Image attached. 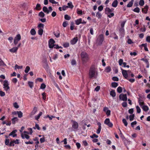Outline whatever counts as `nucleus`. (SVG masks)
I'll return each instance as SVG.
<instances>
[{"label": "nucleus", "instance_id": "f257e3e1", "mask_svg": "<svg viewBox=\"0 0 150 150\" xmlns=\"http://www.w3.org/2000/svg\"><path fill=\"white\" fill-rule=\"evenodd\" d=\"M98 71L94 66H91L88 72L89 78L91 79L93 78L96 79L97 76Z\"/></svg>", "mask_w": 150, "mask_h": 150}, {"label": "nucleus", "instance_id": "f03ea898", "mask_svg": "<svg viewBox=\"0 0 150 150\" xmlns=\"http://www.w3.org/2000/svg\"><path fill=\"white\" fill-rule=\"evenodd\" d=\"M81 57L82 61L84 62H86L88 60V55L85 52H82L81 53Z\"/></svg>", "mask_w": 150, "mask_h": 150}, {"label": "nucleus", "instance_id": "7ed1b4c3", "mask_svg": "<svg viewBox=\"0 0 150 150\" xmlns=\"http://www.w3.org/2000/svg\"><path fill=\"white\" fill-rule=\"evenodd\" d=\"M71 122L72 123V128L73 130L74 131H76L79 128L78 123L76 121L73 120H71Z\"/></svg>", "mask_w": 150, "mask_h": 150}, {"label": "nucleus", "instance_id": "20e7f679", "mask_svg": "<svg viewBox=\"0 0 150 150\" xmlns=\"http://www.w3.org/2000/svg\"><path fill=\"white\" fill-rule=\"evenodd\" d=\"M104 36L103 34L100 35L98 37L97 40V42L99 45H101L104 40Z\"/></svg>", "mask_w": 150, "mask_h": 150}, {"label": "nucleus", "instance_id": "39448f33", "mask_svg": "<svg viewBox=\"0 0 150 150\" xmlns=\"http://www.w3.org/2000/svg\"><path fill=\"white\" fill-rule=\"evenodd\" d=\"M121 69L122 71V73L123 76L126 79H127L128 78V74L127 72V71L124 69H123L122 68H121ZM128 71L131 72L130 70H128Z\"/></svg>", "mask_w": 150, "mask_h": 150}, {"label": "nucleus", "instance_id": "423d86ee", "mask_svg": "<svg viewBox=\"0 0 150 150\" xmlns=\"http://www.w3.org/2000/svg\"><path fill=\"white\" fill-rule=\"evenodd\" d=\"M8 81L7 80H5L4 82L3 86L4 90L7 91L10 90V87L8 86Z\"/></svg>", "mask_w": 150, "mask_h": 150}, {"label": "nucleus", "instance_id": "0eeeda50", "mask_svg": "<svg viewBox=\"0 0 150 150\" xmlns=\"http://www.w3.org/2000/svg\"><path fill=\"white\" fill-rule=\"evenodd\" d=\"M55 42V41L53 39L51 38L50 39L48 44L50 48H52L53 47Z\"/></svg>", "mask_w": 150, "mask_h": 150}, {"label": "nucleus", "instance_id": "6e6552de", "mask_svg": "<svg viewBox=\"0 0 150 150\" xmlns=\"http://www.w3.org/2000/svg\"><path fill=\"white\" fill-rule=\"evenodd\" d=\"M119 98L121 100L125 101L127 100V97L126 94H121L119 96Z\"/></svg>", "mask_w": 150, "mask_h": 150}, {"label": "nucleus", "instance_id": "1a4fd4ad", "mask_svg": "<svg viewBox=\"0 0 150 150\" xmlns=\"http://www.w3.org/2000/svg\"><path fill=\"white\" fill-rule=\"evenodd\" d=\"M18 131L17 129H15L11 132L8 135V137L12 136L13 137H16L17 136V134L16 133Z\"/></svg>", "mask_w": 150, "mask_h": 150}, {"label": "nucleus", "instance_id": "9d476101", "mask_svg": "<svg viewBox=\"0 0 150 150\" xmlns=\"http://www.w3.org/2000/svg\"><path fill=\"white\" fill-rule=\"evenodd\" d=\"M119 130L120 131V135L122 139V141L124 142L125 144L126 142H127V139L125 138V137L124 135L122 133L121 131L120 130V129L119 128Z\"/></svg>", "mask_w": 150, "mask_h": 150}, {"label": "nucleus", "instance_id": "9b49d317", "mask_svg": "<svg viewBox=\"0 0 150 150\" xmlns=\"http://www.w3.org/2000/svg\"><path fill=\"white\" fill-rule=\"evenodd\" d=\"M123 60L122 59H120L119 61V65L121 66L122 64L123 65V67H126L127 63L125 62H123Z\"/></svg>", "mask_w": 150, "mask_h": 150}, {"label": "nucleus", "instance_id": "f8f14e48", "mask_svg": "<svg viewBox=\"0 0 150 150\" xmlns=\"http://www.w3.org/2000/svg\"><path fill=\"white\" fill-rule=\"evenodd\" d=\"M78 40V38L77 37L74 38L70 41L71 44L72 45L75 44Z\"/></svg>", "mask_w": 150, "mask_h": 150}, {"label": "nucleus", "instance_id": "ddd939ff", "mask_svg": "<svg viewBox=\"0 0 150 150\" xmlns=\"http://www.w3.org/2000/svg\"><path fill=\"white\" fill-rule=\"evenodd\" d=\"M97 125L98 126V128L96 131V133L98 134H100V133L101 129V124L100 122H98L97 123Z\"/></svg>", "mask_w": 150, "mask_h": 150}, {"label": "nucleus", "instance_id": "4468645a", "mask_svg": "<svg viewBox=\"0 0 150 150\" xmlns=\"http://www.w3.org/2000/svg\"><path fill=\"white\" fill-rule=\"evenodd\" d=\"M149 8V6L148 5H146L145 6L144 8L142 9V11L143 13L146 14L147 13Z\"/></svg>", "mask_w": 150, "mask_h": 150}, {"label": "nucleus", "instance_id": "2eb2a0df", "mask_svg": "<svg viewBox=\"0 0 150 150\" xmlns=\"http://www.w3.org/2000/svg\"><path fill=\"white\" fill-rule=\"evenodd\" d=\"M21 137L22 139H24L25 138L27 139H29L30 137V136L26 134H23V133L21 134Z\"/></svg>", "mask_w": 150, "mask_h": 150}, {"label": "nucleus", "instance_id": "dca6fc26", "mask_svg": "<svg viewBox=\"0 0 150 150\" xmlns=\"http://www.w3.org/2000/svg\"><path fill=\"white\" fill-rule=\"evenodd\" d=\"M18 50V47H15L9 50V51L11 52L14 53L17 52Z\"/></svg>", "mask_w": 150, "mask_h": 150}, {"label": "nucleus", "instance_id": "f3484780", "mask_svg": "<svg viewBox=\"0 0 150 150\" xmlns=\"http://www.w3.org/2000/svg\"><path fill=\"white\" fill-rule=\"evenodd\" d=\"M37 111V108L36 107H34L32 111L30 113L31 115H33L36 113Z\"/></svg>", "mask_w": 150, "mask_h": 150}, {"label": "nucleus", "instance_id": "a211bd4d", "mask_svg": "<svg viewBox=\"0 0 150 150\" xmlns=\"http://www.w3.org/2000/svg\"><path fill=\"white\" fill-rule=\"evenodd\" d=\"M105 13L108 15L109 13L111 12V10L108 7H106L105 9Z\"/></svg>", "mask_w": 150, "mask_h": 150}, {"label": "nucleus", "instance_id": "6ab92c4d", "mask_svg": "<svg viewBox=\"0 0 150 150\" xmlns=\"http://www.w3.org/2000/svg\"><path fill=\"white\" fill-rule=\"evenodd\" d=\"M118 3V2L117 0H115L112 3V6L113 7H116L117 6Z\"/></svg>", "mask_w": 150, "mask_h": 150}, {"label": "nucleus", "instance_id": "aec40b11", "mask_svg": "<svg viewBox=\"0 0 150 150\" xmlns=\"http://www.w3.org/2000/svg\"><path fill=\"white\" fill-rule=\"evenodd\" d=\"M82 19L81 18H80L77 19L75 21V23L76 25H78L80 24L81 23H82Z\"/></svg>", "mask_w": 150, "mask_h": 150}, {"label": "nucleus", "instance_id": "412c9836", "mask_svg": "<svg viewBox=\"0 0 150 150\" xmlns=\"http://www.w3.org/2000/svg\"><path fill=\"white\" fill-rule=\"evenodd\" d=\"M110 94L113 97H115L116 94L115 90H111L110 92Z\"/></svg>", "mask_w": 150, "mask_h": 150}, {"label": "nucleus", "instance_id": "4be33fe9", "mask_svg": "<svg viewBox=\"0 0 150 150\" xmlns=\"http://www.w3.org/2000/svg\"><path fill=\"white\" fill-rule=\"evenodd\" d=\"M54 34L55 37L57 38H58L60 36V32L59 30H57L56 32H54Z\"/></svg>", "mask_w": 150, "mask_h": 150}, {"label": "nucleus", "instance_id": "5701e85b", "mask_svg": "<svg viewBox=\"0 0 150 150\" xmlns=\"http://www.w3.org/2000/svg\"><path fill=\"white\" fill-rule=\"evenodd\" d=\"M42 10L45 13H46L47 14H48L49 13L48 10V9L47 8L46 6H44L43 7Z\"/></svg>", "mask_w": 150, "mask_h": 150}, {"label": "nucleus", "instance_id": "b1692460", "mask_svg": "<svg viewBox=\"0 0 150 150\" xmlns=\"http://www.w3.org/2000/svg\"><path fill=\"white\" fill-rule=\"evenodd\" d=\"M111 70V68L110 66H108L105 68V71L107 73L110 72Z\"/></svg>", "mask_w": 150, "mask_h": 150}, {"label": "nucleus", "instance_id": "393cba45", "mask_svg": "<svg viewBox=\"0 0 150 150\" xmlns=\"http://www.w3.org/2000/svg\"><path fill=\"white\" fill-rule=\"evenodd\" d=\"M143 110L145 112L147 111L149 109V108L147 105H144L142 107V108Z\"/></svg>", "mask_w": 150, "mask_h": 150}, {"label": "nucleus", "instance_id": "a878e982", "mask_svg": "<svg viewBox=\"0 0 150 150\" xmlns=\"http://www.w3.org/2000/svg\"><path fill=\"white\" fill-rule=\"evenodd\" d=\"M142 46L144 48V50L146 51H148V49L147 47V45L146 44H143Z\"/></svg>", "mask_w": 150, "mask_h": 150}, {"label": "nucleus", "instance_id": "bb28decb", "mask_svg": "<svg viewBox=\"0 0 150 150\" xmlns=\"http://www.w3.org/2000/svg\"><path fill=\"white\" fill-rule=\"evenodd\" d=\"M18 120V119L17 117H14L11 120L12 124H15L16 122Z\"/></svg>", "mask_w": 150, "mask_h": 150}, {"label": "nucleus", "instance_id": "cd10ccee", "mask_svg": "<svg viewBox=\"0 0 150 150\" xmlns=\"http://www.w3.org/2000/svg\"><path fill=\"white\" fill-rule=\"evenodd\" d=\"M42 114V112H40L38 114V115H36L35 116V119L37 120H38V119L40 118V117Z\"/></svg>", "mask_w": 150, "mask_h": 150}, {"label": "nucleus", "instance_id": "c85d7f7f", "mask_svg": "<svg viewBox=\"0 0 150 150\" xmlns=\"http://www.w3.org/2000/svg\"><path fill=\"white\" fill-rule=\"evenodd\" d=\"M43 67L46 71L47 70L49 69V66L47 62L46 61L45 62V64L44 66Z\"/></svg>", "mask_w": 150, "mask_h": 150}, {"label": "nucleus", "instance_id": "c756f323", "mask_svg": "<svg viewBox=\"0 0 150 150\" xmlns=\"http://www.w3.org/2000/svg\"><path fill=\"white\" fill-rule=\"evenodd\" d=\"M118 85V83L116 82H113L111 83L112 86L113 88H116L117 86Z\"/></svg>", "mask_w": 150, "mask_h": 150}, {"label": "nucleus", "instance_id": "7c9ffc66", "mask_svg": "<svg viewBox=\"0 0 150 150\" xmlns=\"http://www.w3.org/2000/svg\"><path fill=\"white\" fill-rule=\"evenodd\" d=\"M6 64L4 63L3 60L0 58V66H2L3 67L6 66Z\"/></svg>", "mask_w": 150, "mask_h": 150}, {"label": "nucleus", "instance_id": "2f4dec72", "mask_svg": "<svg viewBox=\"0 0 150 150\" xmlns=\"http://www.w3.org/2000/svg\"><path fill=\"white\" fill-rule=\"evenodd\" d=\"M30 33L32 35H35L36 33L35 30L34 28H32L31 29L30 31Z\"/></svg>", "mask_w": 150, "mask_h": 150}, {"label": "nucleus", "instance_id": "473e14b6", "mask_svg": "<svg viewBox=\"0 0 150 150\" xmlns=\"http://www.w3.org/2000/svg\"><path fill=\"white\" fill-rule=\"evenodd\" d=\"M43 30L42 28H40L38 30V34L39 35H42Z\"/></svg>", "mask_w": 150, "mask_h": 150}, {"label": "nucleus", "instance_id": "72a5a7b5", "mask_svg": "<svg viewBox=\"0 0 150 150\" xmlns=\"http://www.w3.org/2000/svg\"><path fill=\"white\" fill-rule=\"evenodd\" d=\"M17 113L18 115V117L21 118L23 116V113L21 111H17Z\"/></svg>", "mask_w": 150, "mask_h": 150}, {"label": "nucleus", "instance_id": "f704fd0d", "mask_svg": "<svg viewBox=\"0 0 150 150\" xmlns=\"http://www.w3.org/2000/svg\"><path fill=\"white\" fill-rule=\"evenodd\" d=\"M122 88L121 87L119 86L117 88V91L118 93H121L122 92Z\"/></svg>", "mask_w": 150, "mask_h": 150}, {"label": "nucleus", "instance_id": "c9c22d12", "mask_svg": "<svg viewBox=\"0 0 150 150\" xmlns=\"http://www.w3.org/2000/svg\"><path fill=\"white\" fill-rule=\"evenodd\" d=\"M96 16L98 19H100L101 18L102 16V15L98 11L97 12Z\"/></svg>", "mask_w": 150, "mask_h": 150}, {"label": "nucleus", "instance_id": "e433bc0d", "mask_svg": "<svg viewBox=\"0 0 150 150\" xmlns=\"http://www.w3.org/2000/svg\"><path fill=\"white\" fill-rule=\"evenodd\" d=\"M119 31L120 33L121 34L124 35L125 33V30L124 28H120L119 30Z\"/></svg>", "mask_w": 150, "mask_h": 150}, {"label": "nucleus", "instance_id": "4c0bfd02", "mask_svg": "<svg viewBox=\"0 0 150 150\" xmlns=\"http://www.w3.org/2000/svg\"><path fill=\"white\" fill-rule=\"evenodd\" d=\"M134 116L135 115L134 114H132V115H130L129 116V120L130 121H132L134 119Z\"/></svg>", "mask_w": 150, "mask_h": 150}, {"label": "nucleus", "instance_id": "58836bf2", "mask_svg": "<svg viewBox=\"0 0 150 150\" xmlns=\"http://www.w3.org/2000/svg\"><path fill=\"white\" fill-rule=\"evenodd\" d=\"M40 5L39 4H37L36 5L35 9L37 10H40Z\"/></svg>", "mask_w": 150, "mask_h": 150}, {"label": "nucleus", "instance_id": "ea45409f", "mask_svg": "<svg viewBox=\"0 0 150 150\" xmlns=\"http://www.w3.org/2000/svg\"><path fill=\"white\" fill-rule=\"evenodd\" d=\"M14 39L18 41H19L21 39V36L20 34H18L17 35L15 38Z\"/></svg>", "mask_w": 150, "mask_h": 150}, {"label": "nucleus", "instance_id": "a19ab883", "mask_svg": "<svg viewBox=\"0 0 150 150\" xmlns=\"http://www.w3.org/2000/svg\"><path fill=\"white\" fill-rule=\"evenodd\" d=\"M133 11L134 12L139 13L140 12V9L139 8L137 7L134 8Z\"/></svg>", "mask_w": 150, "mask_h": 150}, {"label": "nucleus", "instance_id": "79ce46f5", "mask_svg": "<svg viewBox=\"0 0 150 150\" xmlns=\"http://www.w3.org/2000/svg\"><path fill=\"white\" fill-rule=\"evenodd\" d=\"M45 14L42 11L40 12L39 13V16L41 18H43L44 17Z\"/></svg>", "mask_w": 150, "mask_h": 150}, {"label": "nucleus", "instance_id": "37998d69", "mask_svg": "<svg viewBox=\"0 0 150 150\" xmlns=\"http://www.w3.org/2000/svg\"><path fill=\"white\" fill-rule=\"evenodd\" d=\"M64 18L65 19L68 20H70L71 18L70 16L67 14L65 15Z\"/></svg>", "mask_w": 150, "mask_h": 150}, {"label": "nucleus", "instance_id": "c03bdc74", "mask_svg": "<svg viewBox=\"0 0 150 150\" xmlns=\"http://www.w3.org/2000/svg\"><path fill=\"white\" fill-rule=\"evenodd\" d=\"M30 69V67L29 66H27L26 67L25 69V71H24L26 73H28Z\"/></svg>", "mask_w": 150, "mask_h": 150}, {"label": "nucleus", "instance_id": "a18cd8bd", "mask_svg": "<svg viewBox=\"0 0 150 150\" xmlns=\"http://www.w3.org/2000/svg\"><path fill=\"white\" fill-rule=\"evenodd\" d=\"M144 0H140L139 4L140 6H142L144 5Z\"/></svg>", "mask_w": 150, "mask_h": 150}, {"label": "nucleus", "instance_id": "49530a36", "mask_svg": "<svg viewBox=\"0 0 150 150\" xmlns=\"http://www.w3.org/2000/svg\"><path fill=\"white\" fill-rule=\"evenodd\" d=\"M67 5L68 6H69V8H72L74 7V6L72 5V4L71 2L68 3H67Z\"/></svg>", "mask_w": 150, "mask_h": 150}, {"label": "nucleus", "instance_id": "de8ad7c7", "mask_svg": "<svg viewBox=\"0 0 150 150\" xmlns=\"http://www.w3.org/2000/svg\"><path fill=\"white\" fill-rule=\"evenodd\" d=\"M122 121L125 126H127V125L128 123L125 119H123L122 120Z\"/></svg>", "mask_w": 150, "mask_h": 150}, {"label": "nucleus", "instance_id": "09e8293b", "mask_svg": "<svg viewBox=\"0 0 150 150\" xmlns=\"http://www.w3.org/2000/svg\"><path fill=\"white\" fill-rule=\"evenodd\" d=\"M42 98L43 100H45L46 98V93L45 92L43 93L42 94Z\"/></svg>", "mask_w": 150, "mask_h": 150}, {"label": "nucleus", "instance_id": "8fccbe9b", "mask_svg": "<svg viewBox=\"0 0 150 150\" xmlns=\"http://www.w3.org/2000/svg\"><path fill=\"white\" fill-rule=\"evenodd\" d=\"M28 84L29 87L30 88H32L33 86V82H32L28 81Z\"/></svg>", "mask_w": 150, "mask_h": 150}, {"label": "nucleus", "instance_id": "3c124183", "mask_svg": "<svg viewBox=\"0 0 150 150\" xmlns=\"http://www.w3.org/2000/svg\"><path fill=\"white\" fill-rule=\"evenodd\" d=\"M10 141L8 139H6L5 141V144L6 145L9 146Z\"/></svg>", "mask_w": 150, "mask_h": 150}, {"label": "nucleus", "instance_id": "603ef678", "mask_svg": "<svg viewBox=\"0 0 150 150\" xmlns=\"http://www.w3.org/2000/svg\"><path fill=\"white\" fill-rule=\"evenodd\" d=\"M110 122V120L109 118H106L104 121V123L107 125Z\"/></svg>", "mask_w": 150, "mask_h": 150}, {"label": "nucleus", "instance_id": "864d4df0", "mask_svg": "<svg viewBox=\"0 0 150 150\" xmlns=\"http://www.w3.org/2000/svg\"><path fill=\"white\" fill-rule=\"evenodd\" d=\"M69 44L68 42H66L63 44V46L65 48H67L69 47Z\"/></svg>", "mask_w": 150, "mask_h": 150}, {"label": "nucleus", "instance_id": "5fc2aeb1", "mask_svg": "<svg viewBox=\"0 0 150 150\" xmlns=\"http://www.w3.org/2000/svg\"><path fill=\"white\" fill-rule=\"evenodd\" d=\"M112 80L114 81H119L118 78L116 76H114L112 78Z\"/></svg>", "mask_w": 150, "mask_h": 150}, {"label": "nucleus", "instance_id": "6e6d98bb", "mask_svg": "<svg viewBox=\"0 0 150 150\" xmlns=\"http://www.w3.org/2000/svg\"><path fill=\"white\" fill-rule=\"evenodd\" d=\"M133 4V3L132 2V1H130L129 3L127 4V6L128 7H131Z\"/></svg>", "mask_w": 150, "mask_h": 150}, {"label": "nucleus", "instance_id": "4d7b16f0", "mask_svg": "<svg viewBox=\"0 0 150 150\" xmlns=\"http://www.w3.org/2000/svg\"><path fill=\"white\" fill-rule=\"evenodd\" d=\"M44 25L43 24L41 23H40L38 25V28H39V29L40 28H43L44 27Z\"/></svg>", "mask_w": 150, "mask_h": 150}, {"label": "nucleus", "instance_id": "13d9d810", "mask_svg": "<svg viewBox=\"0 0 150 150\" xmlns=\"http://www.w3.org/2000/svg\"><path fill=\"white\" fill-rule=\"evenodd\" d=\"M127 79L132 83L134 82L135 81V79H129V78H128Z\"/></svg>", "mask_w": 150, "mask_h": 150}, {"label": "nucleus", "instance_id": "bf43d9fd", "mask_svg": "<svg viewBox=\"0 0 150 150\" xmlns=\"http://www.w3.org/2000/svg\"><path fill=\"white\" fill-rule=\"evenodd\" d=\"M22 68V66H19L17 64H16L15 66V69H21Z\"/></svg>", "mask_w": 150, "mask_h": 150}, {"label": "nucleus", "instance_id": "052dcab7", "mask_svg": "<svg viewBox=\"0 0 150 150\" xmlns=\"http://www.w3.org/2000/svg\"><path fill=\"white\" fill-rule=\"evenodd\" d=\"M46 85L44 83H42L41 84L40 88L42 89H44L46 87Z\"/></svg>", "mask_w": 150, "mask_h": 150}, {"label": "nucleus", "instance_id": "680f3d73", "mask_svg": "<svg viewBox=\"0 0 150 150\" xmlns=\"http://www.w3.org/2000/svg\"><path fill=\"white\" fill-rule=\"evenodd\" d=\"M136 109H137V113H140L141 112V110L140 108H139V107L138 106H136Z\"/></svg>", "mask_w": 150, "mask_h": 150}, {"label": "nucleus", "instance_id": "e2e57ef3", "mask_svg": "<svg viewBox=\"0 0 150 150\" xmlns=\"http://www.w3.org/2000/svg\"><path fill=\"white\" fill-rule=\"evenodd\" d=\"M28 130L29 131V134H32L33 133L32 129L31 128H29L28 129Z\"/></svg>", "mask_w": 150, "mask_h": 150}, {"label": "nucleus", "instance_id": "0e129e2a", "mask_svg": "<svg viewBox=\"0 0 150 150\" xmlns=\"http://www.w3.org/2000/svg\"><path fill=\"white\" fill-rule=\"evenodd\" d=\"M13 143L16 144H18L19 143V140L18 139H16V140H13Z\"/></svg>", "mask_w": 150, "mask_h": 150}, {"label": "nucleus", "instance_id": "69168bd1", "mask_svg": "<svg viewBox=\"0 0 150 150\" xmlns=\"http://www.w3.org/2000/svg\"><path fill=\"white\" fill-rule=\"evenodd\" d=\"M127 42L128 44H131L132 43H133L131 39L130 38H129L128 39Z\"/></svg>", "mask_w": 150, "mask_h": 150}, {"label": "nucleus", "instance_id": "338daca9", "mask_svg": "<svg viewBox=\"0 0 150 150\" xmlns=\"http://www.w3.org/2000/svg\"><path fill=\"white\" fill-rule=\"evenodd\" d=\"M90 137L92 139L93 138H97L98 137V136L96 134H94L92 135Z\"/></svg>", "mask_w": 150, "mask_h": 150}, {"label": "nucleus", "instance_id": "774afa93", "mask_svg": "<svg viewBox=\"0 0 150 150\" xmlns=\"http://www.w3.org/2000/svg\"><path fill=\"white\" fill-rule=\"evenodd\" d=\"M103 9V7L102 5L100 6L98 8V10L100 11H102Z\"/></svg>", "mask_w": 150, "mask_h": 150}]
</instances>
